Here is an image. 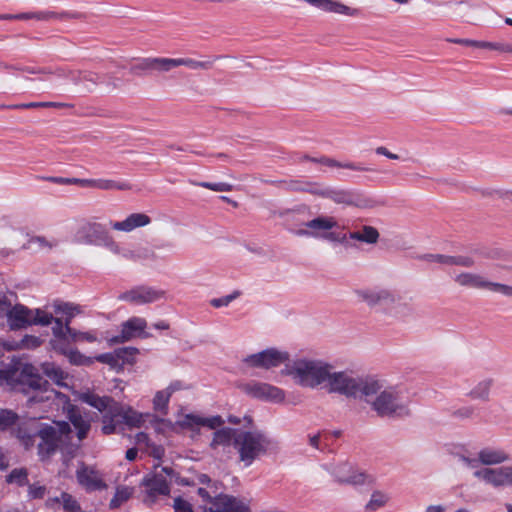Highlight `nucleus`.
I'll list each match as a JSON object with an SVG mask.
<instances>
[{
  "instance_id": "603ef678",
  "label": "nucleus",
  "mask_w": 512,
  "mask_h": 512,
  "mask_svg": "<svg viewBox=\"0 0 512 512\" xmlns=\"http://www.w3.org/2000/svg\"><path fill=\"white\" fill-rule=\"evenodd\" d=\"M486 290L512 297V286L506 284L491 282L488 280Z\"/></svg>"
},
{
  "instance_id": "052dcab7",
  "label": "nucleus",
  "mask_w": 512,
  "mask_h": 512,
  "mask_svg": "<svg viewBox=\"0 0 512 512\" xmlns=\"http://www.w3.org/2000/svg\"><path fill=\"white\" fill-rule=\"evenodd\" d=\"M423 260L428 262H437L443 265L449 264V256L442 254H426L421 257Z\"/></svg>"
},
{
  "instance_id": "a211bd4d",
  "label": "nucleus",
  "mask_w": 512,
  "mask_h": 512,
  "mask_svg": "<svg viewBox=\"0 0 512 512\" xmlns=\"http://www.w3.org/2000/svg\"><path fill=\"white\" fill-rule=\"evenodd\" d=\"M357 295L370 307L377 305L392 306L397 303L399 297L387 289L380 290H359Z\"/></svg>"
},
{
  "instance_id": "58836bf2",
  "label": "nucleus",
  "mask_w": 512,
  "mask_h": 512,
  "mask_svg": "<svg viewBox=\"0 0 512 512\" xmlns=\"http://www.w3.org/2000/svg\"><path fill=\"white\" fill-rule=\"evenodd\" d=\"M57 245L56 241H50L43 236H34L30 238L27 244L24 245L25 249L31 250H46L50 251Z\"/></svg>"
},
{
  "instance_id": "20e7f679",
  "label": "nucleus",
  "mask_w": 512,
  "mask_h": 512,
  "mask_svg": "<svg viewBox=\"0 0 512 512\" xmlns=\"http://www.w3.org/2000/svg\"><path fill=\"white\" fill-rule=\"evenodd\" d=\"M74 241L84 245L103 246L115 255L121 253V247L106 227L96 221L82 223L75 232Z\"/></svg>"
},
{
  "instance_id": "c756f323",
  "label": "nucleus",
  "mask_w": 512,
  "mask_h": 512,
  "mask_svg": "<svg viewBox=\"0 0 512 512\" xmlns=\"http://www.w3.org/2000/svg\"><path fill=\"white\" fill-rule=\"evenodd\" d=\"M241 430L233 429L229 427H224L218 429L213 434V439L210 443V447L212 449L217 448L218 446H230L231 444L234 446L235 438L240 433Z\"/></svg>"
},
{
  "instance_id": "b1692460",
  "label": "nucleus",
  "mask_w": 512,
  "mask_h": 512,
  "mask_svg": "<svg viewBox=\"0 0 512 512\" xmlns=\"http://www.w3.org/2000/svg\"><path fill=\"white\" fill-rule=\"evenodd\" d=\"M167 57H147L140 59L136 64L130 67V72L134 75H141L147 71H155L160 74L167 73Z\"/></svg>"
},
{
  "instance_id": "a19ab883",
  "label": "nucleus",
  "mask_w": 512,
  "mask_h": 512,
  "mask_svg": "<svg viewBox=\"0 0 512 512\" xmlns=\"http://www.w3.org/2000/svg\"><path fill=\"white\" fill-rule=\"evenodd\" d=\"M137 353L138 349L134 347H124L115 350L117 359L120 361V363H122V367L125 364H132Z\"/></svg>"
},
{
  "instance_id": "7ed1b4c3",
  "label": "nucleus",
  "mask_w": 512,
  "mask_h": 512,
  "mask_svg": "<svg viewBox=\"0 0 512 512\" xmlns=\"http://www.w3.org/2000/svg\"><path fill=\"white\" fill-rule=\"evenodd\" d=\"M72 437L73 433L68 422L54 421L52 425L40 423L38 452L42 456H50L66 447Z\"/></svg>"
},
{
  "instance_id": "5fc2aeb1",
  "label": "nucleus",
  "mask_w": 512,
  "mask_h": 512,
  "mask_svg": "<svg viewBox=\"0 0 512 512\" xmlns=\"http://www.w3.org/2000/svg\"><path fill=\"white\" fill-rule=\"evenodd\" d=\"M41 343H42V340L39 337H36V336H33V335H26L22 339L21 343L17 344L14 347L17 348V347L20 346V347H23V348L32 349V348L39 347L41 345Z\"/></svg>"
},
{
  "instance_id": "8fccbe9b",
  "label": "nucleus",
  "mask_w": 512,
  "mask_h": 512,
  "mask_svg": "<svg viewBox=\"0 0 512 512\" xmlns=\"http://www.w3.org/2000/svg\"><path fill=\"white\" fill-rule=\"evenodd\" d=\"M69 361L75 365H89L93 363V359L84 356L78 350L69 349L68 353L65 354Z\"/></svg>"
},
{
  "instance_id": "774afa93",
  "label": "nucleus",
  "mask_w": 512,
  "mask_h": 512,
  "mask_svg": "<svg viewBox=\"0 0 512 512\" xmlns=\"http://www.w3.org/2000/svg\"><path fill=\"white\" fill-rule=\"evenodd\" d=\"M376 153L379 155L386 156L387 158L392 159V160L399 159V156L397 154L391 153L390 151H388V149L386 147H383V146L377 147Z\"/></svg>"
},
{
  "instance_id": "393cba45",
  "label": "nucleus",
  "mask_w": 512,
  "mask_h": 512,
  "mask_svg": "<svg viewBox=\"0 0 512 512\" xmlns=\"http://www.w3.org/2000/svg\"><path fill=\"white\" fill-rule=\"evenodd\" d=\"M69 422L77 430L76 436L79 441L84 440L91 429V421L87 415H84L76 406H71L67 412Z\"/></svg>"
},
{
  "instance_id": "cd10ccee",
  "label": "nucleus",
  "mask_w": 512,
  "mask_h": 512,
  "mask_svg": "<svg viewBox=\"0 0 512 512\" xmlns=\"http://www.w3.org/2000/svg\"><path fill=\"white\" fill-rule=\"evenodd\" d=\"M180 66H186L192 70H210L213 67V60L198 61L192 58H167V73Z\"/></svg>"
},
{
  "instance_id": "2f4dec72",
  "label": "nucleus",
  "mask_w": 512,
  "mask_h": 512,
  "mask_svg": "<svg viewBox=\"0 0 512 512\" xmlns=\"http://www.w3.org/2000/svg\"><path fill=\"white\" fill-rule=\"evenodd\" d=\"M492 378H485L479 381L468 393L473 400H481L487 402L490 400V390L493 385Z\"/></svg>"
},
{
  "instance_id": "f03ea898",
  "label": "nucleus",
  "mask_w": 512,
  "mask_h": 512,
  "mask_svg": "<svg viewBox=\"0 0 512 512\" xmlns=\"http://www.w3.org/2000/svg\"><path fill=\"white\" fill-rule=\"evenodd\" d=\"M331 369L332 366L322 360L302 358L286 365L282 374L291 376L302 387L313 389L328 382Z\"/></svg>"
},
{
  "instance_id": "338daca9",
  "label": "nucleus",
  "mask_w": 512,
  "mask_h": 512,
  "mask_svg": "<svg viewBox=\"0 0 512 512\" xmlns=\"http://www.w3.org/2000/svg\"><path fill=\"white\" fill-rule=\"evenodd\" d=\"M113 419L111 418H104L103 420V427L102 431L104 434H111L115 431V425L112 423Z\"/></svg>"
},
{
  "instance_id": "09e8293b",
  "label": "nucleus",
  "mask_w": 512,
  "mask_h": 512,
  "mask_svg": "<svg viewBox=\"0 0 512 512\" xmlns=\"http://www.w3.org/2000/svg\"><path fill=\"white\" fill-rule=\"evenodd\" d=\"M55 314H64L67 316L66 321H71V318L78 312V308L69 303H56L54 304Z\"/></svg>"
},
{
  "instance_id": "0e129e2a",
  "label": "nucleus",
  "mask_w": 512,
  "mask_h": 512,
  "mask_svg": "<svg viewBox=\"0 0 512 512\" xmlns=\"http://www.w3.org/2000/svg\"><path fill=\"white\" fill-rule=\"evenodd\" d=\"M133 493V490L128 487H120L117 489L115 496L123 503L127 501Z\"/></svg>"
},
{
  "instance_id": "5701e85b",
  "label": "nucleus",
  "mask_w": 512,
  "mask_h": 512,
  "mask_svg": "<svg viewBox=\"0 0 512 512\" xmlns=\"http://www.w3.org/2000/svg\"><path fill=\"white\" fill-rule=\"evenodd\" d=\"M147 326L145 319L140 317H132L122 324L121 333L113 337L110 341L112 343H123L139 336Z\"/></svg>"
},
{
  "instance_id": "e2e57ef3",
  "label": "nucleus",
  "mask_w": 512,
  "mask_h": 512,
  "mask_svg": "<svg viewBox=\"0 0 512 512\" xmlns=\"http://www.w3.org/2000/svg\"><path fill=\"white\" fill-rule=\"evenodd\" d=\"M339 168L348 169L357 172H372V168L361 166L354 162H340Z\"/></svg>"
},
{
  "instance_id": "c03bdc74",
  "label": "nucleus",
  "mask_w": 512,
  "mask_h": 512,
  "mask_svg": "<svg viewBox=\"0 0 512 512\" xmlns=\"http://www.w3.org/2000/svg\"><path fill=\"white\" fill-rule=\"evenodd\" d=\"M289 189L292 191H304L313 195H318V193L314 191H321L322 187L317 183H300L292 181L289 183Z\"/></svg>"
},
{
  "instance_id": "aec40b11",
  "label": "nucleus",
  "mask_w": 512,
  "mask_h": 512,
  "mask_svg": "<svg viewBox=\"0 0 512 512\" xmlns=\"http://www.w3.org/2000/svg\"><path fill=\"white\" fill-rule=\"evenodd\" d=\"M40 422L36 419H29L17 424L14 434L20 443L29 449L33 447L35 439L39 436Z\"/></svg>"
},
{
  "instance_id": "412c9836",
  "label": "nucleus",
  "mask_w": 512,
  "mask_h": 512,
  "mask_svg": "<svg viewBox=\"0 0 512 512\" xmlns=\"http://www.w3.org/2000/svg\"><path fill=\"white\" fill-rule=\"evenodd\" d=\"M225 423L221 416H213L209 418L200 417L194 414H186L178 424L185 429L192 431H199L201 426L208 427L210 429H216Z\"/></svg>"
},
{
  "instance_id": "13d9d810",
  "label": "nucleus",
  "mask_w": 512,
  "mask_h": 512,
  "mask_svg": "<svg viewBox=\"0 0 512 512\" xmlns=\"http://www.w3.org/2000/svg\"><path fill=\"white\" fill-rule=\"evenodd\" d=\"M303 159L309 160V161H312L315 163H320L322 165H325V166L331 167V168H339V166H340L339 161L332 159V158H328V157L312 158L309 156H305Z\"/></svg>"
},
{
  "instance_id": "f704fd0d",
  "label": "nucleus",
  "mask_w": 512,
  "mask_h": 512,
  "mask_svg": "<svg viewBox=\"0 0 512 512\" xmlns=\"http://www.w3.org/2000/svg\"><path fill=\"white\" fill-rule=\"evenodd\" d=\"M389 501L390 496L388 493L382 490H374L369 501L365 504V510L368 512H375L378 509L385 507Z\"/></svg>"
},
{
  "instance_id": "4be33fe9",
  "label": "nucleus",
  "mask_w": 512,
  "mask_h": 512,
  "mask_svg": "<svg viewBox=\"0 0 512 512\" xmlns=\"http://www.w3.org/2000/svg\"><path fill=\"white\" fill-rule=\"evenodd\" d=\"M69 182L79 185L81 187L94 188L98 190L110 191L121 190L126 191L131 189V185L127 182H117L111 179H79L73 178Z\"/></svg>"
},
{
  "instance_id": "473e14b6",
  "label": "nucleus",
  "mask_w": 512,
  "mask_h": 512,
  "mask_svg": "<svg viewBox=\"0 0 512 512\" xmlns=\"http://www.w3.org/2000/svg\"><path fill=\"white\" fill-rule=\"evenodd\" d=\"M379 232L375 227L365 225L361 231L351 232L350 239L364 242L367 244H376L379 240Z\"/></svg>"
},
{
  "instance_id": "37998d69",
  "label": "nucleus",
  "mask_w": 512,
  "mask_h": 512,
  "mask_svg": "<svg viewBox=\"0 0 512 512\" xmlns=\"http://www.w3.org/2000/svg\"><path fill=\"white\" fill-rule=\"evenodd\" d=\"M171 395L166 390L158 391L154 397V409L167 414V406Z\"/></svg>"
},
{
  "instance_id": "e433bc0d",
  "label": "nucleus",
  "mask_w": 512,
  "mask_h": 512,
  "mask_svg": "<svg viewBox=\"0 0 512 512\" xmlns=\"http://www.w3.org/2000/svg\"><path fill=\"white\" fill-rule=\"evenodd\" d=\"M305 226L314 231H328L337 226V221L333 217L319 216L306 222Z\"/></svg>"
},
{
  "instance_id": "79ce46f5",
  "label": "nucleus",
  "mask_w": 512,
  "mask_h": 512,
  "mask_svg": "<svg viewBox=\"0 0 512 512\" xmlns=\"http://www.w3.org/2000/svg\"><path fill=\"white\" fill-rule=\"evenodd\" d=\"M28 472L25 468L13 469L7 476L8 483H16L19 486H24L28 483Z\"/></svg>"
},
{
  "instance_id": "4d7b16f0",
  "label": "nucleus",
  "mask_w": 512,
  "mask_h": 512,
  "mask_svg": "<svg viewBox=\"0 0 512 512\" xmlns=\"http://www.w3.org/2000/svg\"><path fill=\"white\" fill-rule=\"evenodd\" d=\"M239 295H240V292L239 291H235L234 293H232L230 295H227V296H224V297H221V298L212 299L210 304L213 307H216V308H219V307H222V306H227L231 301L236 299Z\"/></svg>"
},
{
  "instance_id": "69168bd1",
  "label": "nucleus",
  "mask_w": 512,
  "mask_h": 512,
  "mask_svg": "<svg viewBox=\"0 0 512 512\" xmlns=\"http://www.w3.org/2000/svg\"><path fill=\"white\" fill-rule=\"evenodd\" d=\"M148 448V453L156 459H161L164 455V448L162 446L150 444Z\"/></svg>"
},
{
  "instance_id": "a18cd8bd",
  "label": "nucleus",
  "mask_w": 512,
  "mask_h": 512,
  "mask_svg": "<svg viewBox=\"0 0 512 512\" xmlns=\"http://www.w3.org/2000/svg\"><path fill=\"white\" fill-rule=\"evenodd\" d=\"M18 421V415L12 410H1L0 411V429L5 430Z\"/></svg>"
},
{
  "instance_id": "9b49d317",
  "label": "nucleus",
  "mask_w": 512,
  "mask_h": 512,
  "mask_svg": "<svg viewBox=\"0 0 512 512\" xmlns=\"http://www.w3.org/2000/svg\"><path fill=\"white\" fill-rule=\"evenodd\" d=\"M287 360L288 354L286 352L271 348L247 356L244 359V362L250 367L270 369L273 367H278Z\"/></svg>"
},
{
  "instance_id": "9d476101",
  "label": "nucleus",
  "mask_w": 512,
  "mask_h": 512,
  "mask_svg": "<svg viewBox=\"0 0 512 512\" xmlns=\"http://www.w3.org/2000/svg\"><path fill=\"white\" fill-rule=\"evenodd\" d=\"M474 477L484 483L500 488L512 485V467L502 466L498 468H480L474 471Z\"/></svg>"
},
{
  "instance_id": "864d4df0",
  "label": "nucleus",
  "mask_w": 512,
  "mask_h": 512,
  "mask_svg": "<svg viewBox=\"0 0 512 512\" xmlns=\"http://www.w3.org/2000/svg\"><path fill=\"white\" fill-rule=\"evenodd\" d=\"M475 264V261L470 256H449V264L448 266L456 265L462 267H472Z\"/></svg>"
},
{
  "instance_id": "72a5a7b5",
  "label": "nucleus",
  "mask_w": 512,
  "mask_h": 512,
  "mask_svg": "<svg viewBox=\"0 0 512 512\" xmlns=\"http://www.w3.org/2000/svg\"><path fill=\"white\" fill-rule=\"evenodd\" d=\"M77 479L81 485L88 489L96 490L103 486L102 481L97 477L96 473L88 468L78 470Z\"/></svg>"
},
{
  "instance_id": "f3484780",
  "label": "nucleus",
  "mask_w": 512,
  "mask_h": 512,
  "mask_svg": "<svg viewBox=\"0 0 512 512\" xmlns=\"http://www.w3.org/2000/svg\"><path fill=\"white\" fill-rule=\"evenodd\" d=\"M203 512H251L240 499L226 494L214 496L213 507H203Z\"/></svg>"
},
{
  "instance_id": "c85d7f7f",
  "label": "nucleus",
  "mask_w": 512,
  "mask_h": 512,
  "mask_svg": "<svg viewBox=\"0 0 512 512\" xmlns=\"http://www.w3.org/2000/svg\"><path fill=\"white\" fill-rule=\"evenodd\" d=\"M479 462L483 465H497L509 460V454L502 449L484 448L478 453Z\"/></svg>"
},
{
  "instance_id": "bf43d9fd",
  "label": "nucleus",
  "mask_w": 512,
  "mask_h": 512,
  "mask_svg": "<svg viewBox=\"0 0 512 512\" xmlns=\"http://www.w3.org/2000/svg\"><path fill=\"white\" fill-rule=\"evenodd\" d=\"M175 512H193L192 505L181 497H177L174 500Z\"/></svg>"
},
{
  "instance_id": "dca6fc26",
  "label": "nucleus",
  "mask_w": 512,
  "mask_h": 512,
  "mask_svg": "<svg viewBox=\"0 0 512 512\" xmlns=\"http://www.w3.org/2000/svg\"><path fill=\"white\" fill-rule=\"evenodd\" d=\"M318 196L332 200L334 203L345 206L363 207L364 201L355 192L347 189L322 187L321 191H315Z\"/></svg>"
},
{
  "instance_id": "7c9ffc66",
  "label": "nucleus",
  "mask_w": 512,
  "mask_h": 512,
  "mask_svg": "<svg viewBox=\"0 0 512 512\" xmlns=\"http://www.w3.org/2000/svg\"><path fill=\"white\" fill-rule=\"evenodd\" d=\"M454 281L461 287L486 289L488 280L482 275L464 272L456 275Z\"/></svg>"
},
{
  "instance_id": "6e6552de",
  "label": "nucleus",
  "mask_w": 512,
  "mask_h": 512,
  "mask_svg": "<svg viewBox=\"0 0 512 512\" xmlns=\"http://www.w3.org/2000/svg\"><path fill=\"white\" fill-rule=\"evenodd\" d=\"M16 380L19 386L18 389L23 393H35V395L29 397V404L43 402L49 398L39 394L42 392H47L49 383L39 374V370L35 366L31 364L23 365L20 372L16 376Z\"/></svg>"
},
{
  "instance_id": "680f3d73",
  "label": "nucleus",
  "mask_w": 512,
  "mask_h": 512,
  "mask_svg": "<svg viewBox=\"0 0 512 512\" xmlns=\"http://www.w3.org/2000/svg\"><path fill=\"white\" fill-rule=\"evenodd\" d=\"M46 488L45 486L32 484L29 485L28 494L31 498L34 499H42L45 495Z\"/></svg>"
},
{
  "instance_id": "39448f33",
  "label": "nucleus",
  "mask_w": 512,
  "mask_h": 512,
  "mask_svg": "<svg viewBox=\"0 0 512 512\" xmlns=\"http://www.w3.org/2000/svg\"><path fill=\"white\" fill-rule=\"evenodd\" d=\"M269 445V439L259 431H240L235 438L234 448L239 455V460L248 467L266 454Z\"/></svg>"
},
{
  "instance_id": "1a4fd4ad",
  "label": "nucleus",
  "mask_w": 512,
  "mask_h": 512,
  "mask_svg": "<svg viewBox=\"0 0 512 512\" xmlns=\"http://www.w3.org/2000/svg\"><path fill=\"white\" fill-rule=\"evenodd\" d=\"M174 473V470L170 467H161L159 469V466H155L154 472L147 475L142 481V485L147 487L144 502L153 503L157 495H168L170 487L167 478L171 479Z\"/></svg>"
},
{
  "instance_id": "49530a36",
  "label": "nucleus",
  "mask_w": 512,
  "mask_h": 512,
  "mask_svg": "<svg viewBox=\"0 0 512 512\" xmlns=\"http://www.w3.org/2000/svg\"><path fill=\"white\" fill-rule=\"evenodd\" d=\"M95 360L101 363H105L109 365L111 368L116 369L118 371L122 369V363H120V361L117 359L115 351L112 353L100 354L95 357Z\"/></svg>"
},
{
  "instance_id": "c9c22d12",
  "label": "nucleus",
  "mask_w": 512,
  "mask_h": 512,
  "mask_svg": "<svg viewBox=\"0 0 512 512\" xmlns=\"http://www.w3.org/2000/svg\"><path fill=\"white\" fill-rule=\"evenodd\" d=\"M41 370L45 376L57 385H63V381L67 377L64 371L54 363L44 362L41 364Z\"/></svg>"
},
{
  "instance_id": "a878e982",
  "label": "nucleus",
  "mask_w": 512,
  "mask_h": 512,
  "mask_svg": "<svg viewBox=\"0 0 512 512\" xmlns=\"http://www.w3.org/2000/svg\"><path fill=\"white\" fill-rule=\"evenodd\" d=\"M55 326L52 328L54 339L50 340V345L55 351L62 354H67L69 345L72 343L69 334L65 330V323L63 324L62 319L54 318Z\"/></svg>"
},
{
  "instance_id": "4468645a",
  "label": "nucleus",
  "mask_w": 512,
  "mask_h": 512,
  "mask_svg": "<svg viewBox=\"0 0 512 512\" xmlns=\"http://www.w3.org/2000/svg\"><path fill=\"white\" fill-rule=\"evenodd\" d=\"M243 391L260 400L280 403L285 399L282 389L268 383L252 381L243 385Z\"/></svg>"
},
{
  "instance_id": "4c0bfd02",
  "label": "nucleus",
  "mask_w": 512,
  "mask_h": 512,
  "mask_svg": "<svg viewBox=\"0 0 512 512\" xmlns=\"http://www.w3.org/2000/svg\"><path fill=\"white\" fill-rule=\"evenodd\" d=\"M121 416L123 421L132 427H140L144 423V415L138 413L137 411L133 410L132 408H123L121 406V412L116 415Z\"/></svg>"
},
{
  "instance_id": "ea45409f",
  "label": "nucleus",
  "mask_w": 512,
  "mask_h": 512,
  "mask_svg": "<svg viewBox=\"0 0 512 512\" xmlns=\"http://www.w3.org/2000/svg\"><path fill=\"white\" fill-rule=\"evenodd\" d=\"M65 330L69 334V337L71 339V342L76 343L79 341H88V342H94L96 341V337L88 332H79L75 329H72L69 326V321L65 322Z\"/></svg>"
},
{
  "instance_id": "6e6d98bb",
  "label": "nucleus",
  "mask_w": 512,
  "mask_h": 512,
  "mask_svg": "<svg viewBox=\"0 0 512 512\" xmlns=\"http://www.w3.org/2000/svg\"><path fill=\"white\" fill-rule=\"evenodd\" d=\"M199 186L217 191V192H224V191H231L233 189V186L228 183H210V182H201L199 183Z\"/></svg>"
},
{
  "instance_id": "de8ad7c7",
  "label": "nucleus",
  "mask_w": 512,
  "mask_h": 512,
  "mask_svg": "<svg viewBox=\"0 0 512 512\" xmlns=\"http://www.w3.org/2000/svg\"><path fill=\"white\" fill-rule=\"evenodd\" d=\"M61 504L67 512H78L81 509L77 500L66 492L61 493Z\"/></svg>"
},
{
  "instance_id": "2eb2a0df",
  "label": "nucleus",
  "mask_w": 512,
  "mask_h": 512,
  "mask_svg": "<svg viewBox=\"0 0 512 512\" xmlns=\"http://www.w3.org/2000/svg\"><path fill=\"white\" fill-rule=\"evenodd\" d=\"M80 400L100 412H105L104 418L114 419L121 412V406L109 396H99L93 392H85L80 395Z\"/></svg>"
},
{
  "instance_id": "f8f14e48",
  "label": "nucleus",
  "mask_w": 512,
  "mask_h": 512,
  "mask_svg": "<svg viewBox=\"0 0 512 512\" xmlns=\"http://www.w3.org/2000/svg\"><path fill=\"white\" fill-rule=\"evenodd\" d=\"M333 475L340 484L359 486L365 484L373 485L375 483V478L372 475L356 470L347 463L336 466L333 470Z\"/></svg>"
},
{
  "instance_id": "f257e3e1",
  "label": "nucleus",
  "mask_w": 512,
  "mask_h": 512,
  "mask_svg": "<svg viewBox=\"0 0 512 512\" xmlns=\"http://www.w3.org/2000/svg\"><path fill=\"white\" fill-rule=\"evenodd\" d=\"M327 384L329 392L365 402H370V397L377 394L382 388L378 380L369 377H354L346 372H331Z\"/></svg>"
},
{
  "instance_id": "bb28decb",
  "label": "nucleus",
  "mask_w": 512,
  "mask_h": 512,
  "mask_svg": "<svg viewBox=\"0 0 512 512\" xmlns=\"http://www.w3.org/2000/svg\"><path fill=\"white\" fill-rule=\"evenodd\" d=\"M74 16L69 14L68 12L57 13L54 11H39V12H31V13H20L16 15H2L0 19H18V20H28V19H36L38 21H50L53 19H68L73 18Z\"/></svg>"
},
{
  "instance_id": "0eeeda50",
  "label": "nucleus",
  "mask_w": 512,
  "mask_h": 512,
  "mask_svg": "<svg viewBox=\"0 0 512 512\" xmlns=\"http://www.w3.org/2000/svg\"><path fill=\"white\" fill-rule=\"evenodd\" d=\"M380 417H402L409 415L407 405L402 401L400 394L394 389H386L370 397L368 402Z\"/></svg>"
},
{
  "instance_id": "423d86ee",
  "label": "nucleus",
  "mask_w": 512,
  "mask_h": 512,
  "mask_svg": "<svg viewBox=\"0 0 512 512\" xmlns=\"http://www.w3.org/2000/svg\"><path fill=\"white\" fill-rule=\"evenodd\" d=\"M7 322L11 330L26 328L30 325H49L53 321V315L41 309H28L22 304H16L8 308Z\"/></svg>"
},
{
  "instance_id": "6ab92c4d",
  "label": "nucleus",
  "mask_w": 512,
  "mask_h": 512,
  "mask_svg": "<svg viewBox=\"0 0 512 512\" xmlns=\"http://www.w3.org/2000/svg\"><path fill=\"white\" fill-rule=\"evenodd\" d=\"M152 219L149 215L141 212L131 213L121 221H111L112 230L123 233H130L135 229L150 225Z\"/></svg>"
},
{
  "instance_id": "ddd939ff",
  "label": "nucleus",
  "mask_w": 512,
  "mask_h": 512,
  "mask_svg": "<svg viewBox=\"0 0 512 512\" xmlns=\"http://www.w3.org/2000/svg\"><path fill=\"white\" fill-rule=\"evenodd\" d=\"M165 292L149 286H137L119 294L118 299L134 305L153 303L163 298Z\"/></svg>"
},
{
  "instance_id": "3c124183",
  "label": "nucleus",
  "mask_w": 512,
  "mask_h": 512,
  "mask_svg": "<svg viewBox=\"0 0 512 512\" xmlns=\"http://www.w3.org/2000/svg\"><path fill=\"white\" fill-rule=\"evenodd\" d=\"M478 48H487L497 50L505 53H512V45L508 43H493L486 41H479Z\"/></svg>"
}]
</instances>
